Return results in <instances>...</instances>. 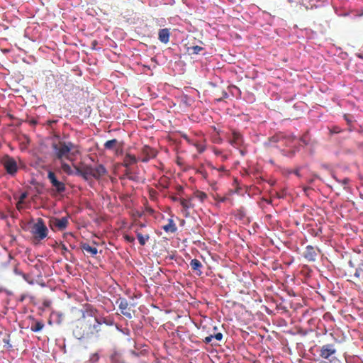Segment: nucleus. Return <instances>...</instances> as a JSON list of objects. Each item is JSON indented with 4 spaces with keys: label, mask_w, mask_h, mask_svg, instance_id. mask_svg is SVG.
Here are the masks:
<instances>
[{
    "label": "nucleus",
    "mask_w": 363,
    "mask_h": 363,
    "mask_svg": "<svg viewBox=\"0 0 363 363\" xmlns=\"http://www.w3.org/2000/svg\"><path fill=\"white\" fill-rule=\"evenodd\" d=\"M48 179L57 193H62L66 190L65 184L57 180V177L53 172H48Z\"/></svg>",
    "instance_id": "nucleus-7"
},
{
    "label": "nucleus",
    "mask_w": 363,
    "mask_h": 363,
    "mask_svg": "<svg viewBox=\"0 0 363 363\" xmlns=\"http://www.w3.org/2000/svg\"><path fill=\"white\" fill-rule=\"evenodd\" d=\"M3 164L9 174L13 175L17 172V163L13 157L6 155L3 160Z\"/></svg>",
    "instance_id": "nucleus-8"
},
{
    "label": "nucleus",
    "mask_w": 363,
    "mask_h": 363,
    "mask_svg": "<svg viewBox=\"0 0 363 363\" xmlns=\"http://www.w3.org/2000/svg\"><path fill=\"white\" fill-rule=\"evenodd\" d=\"M194 196L201 201H203L207 198V194L203 191H196L194 192Z\"/></svg>",
    "instance_id": "nucleus-26"
},
{
    "label": "nucleus",
    "mask_w": 363,
    "mask_h": 363,
    "mask_svg": "<svg viewBox=\"0 0 363 363\" xmlns=\"http://www.w3.org/2000/svg\"><path fill=\"white\" fill-rule=\"evenodd\" d=\"M135 233L139 243L142 246H144L146 244V242L150 239L149 235L147 234L144 235L138 230L135 231Z\"/></svg>",
    "instance_id": "nucleus-21"
},
{
    "label": "nucleus",
    "mask_w": 363,
    "mask_h": 363,
    "mask_svg": "<svg viewBox=\"0 0 363 363\" xmlns=\"http://www.w3.org/2000/svg\"><path fill=\"white\" fill-rule=\"evenodd\" d=\"M162 229L166 233H174L177 231V228L176 224L174 223L173 219L169 218V219H168V223L163 225Z\"/></svg>",
    "instance_id": "nucleus-18"
},
{
    "label": "nucleus",
    "mask_w": 363,
    "mask_h": 363,
    "mask_svg": "<svg viewBox=\"0 0 363 363\" xmlns=\"http://www.w3.org/2000/svg\"><path fill=\"white\" fill-rule=\"evenodd\" d=\"M123 238L125 240H126L128 242L133 243L135 241L134 237L129 235L128 234H125L123 235Z\"/></svg>",
    "instance_id": "nucleus-30"
},
{
    "label": "nucleus",
    "mask_w": 363,
    "mask_h": 363,
    "mask_svg": "<svg viewBox=\"0 0 363 363\" xmlns=\"http://www.w3.org/2000/svg\"><path fill=\"white\" fill-rule=\"evenodd\" d=\"M303 257L308 262H314L317 257V252L314 247L308 245L303 253Z\"/></svg>",
    "instance_id": "nucleus-13"
},
{
    "label": "nucleus",
    "mask_w": 363,
    "mask_h": 363,
    "mask_svg": "<svg viewBox=\"0 0 363 363\" xmlns=\"http://www.w3.org/2000/svg\"><path fill=\"white\" fill-rule=\"evenodd\" d=\"M23 203H20V201H18V202L16 203V208L18 211H21L23 208Z\"/></svg>",
    "instance_id": "nucleus-37"
},
{
    "label": "nucleus",
    "mask_w": 363,
    "mask_h": 363,
    "mask_svg": "<svg viewBox=\"0 0 363 363\" xmlns=\"http://www.w3.org/2000/svg\"><path fill=\"white\" fill-rule=\"evenodd\" d=\"M74 147L72 142L59 141L52 144L54 159L60 161L62 171L68 175H72L73 170L65 160L74 161V154L72 152Z\"/></svg>",
    "instance_id": "nucleus-1"
},
{
    "label": "nucleus",
    "mask_w": 363,
    "mask_h": 363,
    "mask_svg": "<svg viewBox=\"0 0 363 363\" xmlns=\"http://www.w3.org/2000/svg\"><path fill=\"white\" fill-rule=\"evenodd\" d=\"M213 338L218 341H220L223 339V334L221 333H217L213 335Z\"/></svg>",
    "instance_id": "nucleus-34"
},
{
    "label": "nucleus",
    "mask_w": 363,
    "mask_h": 363,
    "mask_svg": "<svg viewBox=\"0 0 363 363\" xmlns=\"http://www.w3.org/2000/svg\"><path fill=\"white\" fill-rule=\"evenodd\" d=\"M28 194L27 192L22 193L18 199V201H20V203H24V200L27 198Z\"/></svg>",
    "instance_id": "nucleus-31"
},
{
    "label": "nucleus",
    "mask_w": 363,
    "mask_h": 363,
    "mask_svg": "<svg viewBox=\"0 0 363 363\" xmlns=\"http://www.w3.org/2000/svg\"><path fill=\"white\" fill-rule=\"evenodd\" d=\"M62 255L66 257V253L69 252L67 247H66L65 245L64 244H62Z\"/></svg>",
    "instance_id": "nucleus-33"
},
{
    "label": "nucleus",
    "mask_w": 363,
    "mask_h": 363,
    "mask_svg": "<svg viewBox=\"0 0 363 363\" xmlns=\"http://www.w3.org/2000/svg\"><path fill=\"white\" fill-rule=\"evenodd\" d=\"M360 133H363V125L360 126V129L359 130Z\"/></svg>",
    "instance_id": "nucleus-46"
},
{
    "label": "nucleus",
    "mask_w": 363,
    "mask_h": 363,
    "mask_svg": "<svg viewBox=\"0 0 363 363\" xmlns=\"http://www.w3.org/2000/svg\"><path fill=\"white\" fill-rule=\"evenodd\" d=\"M125 174L126 175V177H128V179L130 180H135V178L131 175V171H130V167H125Z\"/></svg>",
    "instance_id": "nucleus-28"
},
{
    "label": "nucleus",
    "mask_w": 363,
    "mask_h": 363,
    "mask_svg": "<svg viewBox=\"0 0 363 363\" xmlns=\"http://www.w3.org/2000/svg\"><path fill=\"white\" fill-rule=\"evenodd\" d=\"M307 135H308V133H306V134H304L301 138V141L305 145H307L308 144V141L307 140Z\"/></svg>",
    "instance_id": "nucleus-32"
},
{
    "label": "nucleus",
    "mask_w": 363,
    "mask_h": 363,
    "mask_svg": "<svg viewBox=\"0 0 363 363\" xmlns=\"http://www.w3.org/2000/svg\"><path fill=\"white\" fill-rule=\"evenodd\" d=\"M137 158L130 154H126L123 159V165L125 167H129L130 165L137 163Z\"/></svg>",
    "instance_id": "nucleus-17"
},
{
    "label": "nucleus",
    "mask_w": 363,
    "mask_h": 363,
    "mask_svg": "<svg viewBox=\"0 0 363 363\" xmlns=\"http://www.w3.org/2000/svg\"><path fill=\"white\" fill-rule=\"evenodd\" d=\"M83 172L84 174V179L86 180H88L91 177L99 179L107 173L106 169L103 164H99L96 167L84 164Z\"/></svg>",
    "instance_id": "nucleus-3"
},
{
    "label": "nucleus",
    "mask_w": 363,
    "mask_h": 363,
    "mask_svg": "<svg viewBox=\"0 0 363 363\" xmlns=\"http://www.w3.org/2000/svg\"><path fill=\"white\" fill-rule=\"evenodd\" d=\"M213 339V335H210L204 338L203 342L206 344H208L212 341Z\"/></svg>",
    "instance_id": "nucleus-35"
},
{
    "label": "nucleus",
    "mask_w": 363,
    "mask_h": 363,
    "mask_svg": "<svg viewBox=\"0 0 363 363\" xmlns=\"http://www.w3.org/2000/svg\"><path fill=\"white\" fill-rule=\"evenodd\" d=\"M313 181H314L313 179H311L308 180V183L311 184V183L313 182Z\"/></svg>",
    "instance_id": "nucleus-49"
},
{
    "label": "nucleus",
    "mask_w": 363,
    "mask_h": 363,
    "mask_svg": "<svg viewBox=\"0 0 363 363\" xmlns=\"http://www.w3.org/2000/svg\"><path fill=\"white\" fill-rule=\"evenodd\" d=\"M14 271H15V273H16V274H19V275H21V276H22V274H23V273H22V272H18L17 269H15V270H14Z\"/></svg>",
    "instance_id": "nucleus-43"
},
{
    "label": "nucleus",
    "mask_w": 363,
    "mask_h": 363,
    "mask_svg": "<svg viewBox=\"0 0 363 363\" xmlns=\"http://www.w3.org/2000/svg\"><path fill=\"white\" fill-rule=\"evenodd\" d=\"M337 353V349L334 344H325L320 347L319 355L321 358L328 359L331 362L330 358L333 357Z\"/></svg>",
    "instance_id": "nucleus-5"
},
{
    "label": "nucleus",
    "mask_w": 363,
    "mask_h": 363,
    "mask_svg": "<svg viewBox=\"0 0 363 363\" xmlns=\"http://www.w3.org/2000/svg\"><path fill=\"white\" fill-rule=\"evenodd\" d=\"M203 49L204 48L203 47H201V46H199V45H195V46L189 47L188 48V51L189 52L190 54L197 55L201 51H202Z\"/></svg>",
    "instance_id": "nucleus-23"
},
{
    "label": "nucleus",
    "mask_w": 363,
    "mask_h": 363,
    "mask_svg": "<svg viewBox=\"0 0 363 363\" xmlns=\"http://www.w3.org/2000/svg\"><path fill=\"white\" fill-rule=\"evenodd\" d=\"M190 266L191 269L196 272V275L201 276L202 274L201 268L203 267V265L199 259H191V261L190 262Z\"/></svg>",
    "instance_id": "nucleus-16"
},
{
    "label": "nucleus",
    "mask_w": 363,
    "mask_h": 363,
    "mask_svg": "<svg viewBox=\"0 0 363 363\" xmlns=\"http://www.w3.org/2000/svg\"><path fill=\"white\" fill-rule=\"evenodd\" d=\"M81 248L83 251H85L86 252L91 255L92 256L96 255L98 252V250L96 247H91L88 243H82L81 245Z\"/></svg>",
    "instance_id": "nucleus-19"
},
{
    "label": "nucleus",
    "mask_w": 363,
    "mask_h": 363,
    "mask_svg": "<svg viewBox=\"0 0 363 363\" xmlns=\"http://www.w3.org/2000/svg\"><path fill=\"white\" fill-rule=\"evenodd\" d=\"M333 178L338 182L340 183L341 185L343 186V188L345 189H346L347 188V185L350 182V179L347 177L342 179H337L335 176H333Z\"/></svg>",
    "instance_id": "nucleus-25"
},
{
    "label": "nucleus",
    "mask_w": 363,
    "mask_h": 363,
    "mask_svg": "<svg viewBox=\"0 0 363 363\" xmlns=\"http://www.w3.org/2000/svg\"><path fill=\"white\" fill-rule=\"evenodd\" d=\"M132 354L136 357H138V354L134 351L132 352Z\"/></svg>",
    "instance_id": "nucleus-47"
},
{
    "label": "nucleus",
    "mask_w": 363,
    "mask_h": 363,
    "mask_svg": "<svg viewBox=\"0 0 363 363\" xmlns=\"http://www.w3.org/2000/svg\"><path fill=\"white\" fill-rule=\"evenodd\" d=\"M170 30L169 28H162L159 30L158 39L162 43L167 44L169 41Z\"/></svg>",
    "instance_id": "nucleus-15"
},
{
    "label": "nucleus",
    "mask_w": 363,
    "mask_h": 363,
    "mask_svg": "<svg viewBox=\"0 0 363 363\" xmlns=\"http://www.w3.org/2000/svg\"><path fill=\"white\" fill-rule=\"evenodd\" d=\"M115 151H116V154H118L119 152H121L122 151V147H121V144H120L118 146H117L116 148H115Z\"/></svg>",
    "instance_id": "nucleus-38"
},
{
    "label": "nucleus",
    "mask_w": 363,
    "mask_h": 363,
    "mask_svg": "<svg viewBox=\"0 0 363 363\" xmlns=\"http://www.w3.org/2000/svg\"><path fill=\"white\" fill-rule=\"evenodd\" d=\"M270 140L273 141V142H277V137H272Z\"/></svg>",
    "instance_id": "nucleus-42"
},
{
    "label": "nucleus",
    "mask_w": 363,
    "mask_h": 363,
    "mask_svg": "<svg viewBox=\"0 0 363 363\" xmlns=\"http://www.w3.org/2000/svg\"><path fill=\"white\" fill-rule=\"evenodd\" d=\"M352 277V281L358 287L363 289V264H360L355 269Z\"/></svg>",
    "instance_id": "nucleus-10"
},
{
    "label": "nucleus",
    "mask_w": 363,
    "mask_h": 363,
    "mask_svg": "<svg viewBox=\"0 0 363 363\" xmlns=\"http://www.w3.org/2000/svg\"><path fill=\"white\" fill-rule=\"evenodd\" d=\"M22 277H23V279L28 281L30 284H33V280H29L28 279V274H22Z\"/></svg>",
    "instance_id": "nucleus-36"
},
{
    "label": "nucleus",
    "mask_w": 363,
    "mask_h": 363,
    "mask_svg": "<svg viewBox=\"0 0 363 363\" xmlns=\"http://www.w3.org/2000/svg\"><path fill=\"white\" fill-rule=\"evenodd\" d=\"M116 303L118 305L121 313L128 318H132V314L129 308L128 301L125 298H119L116 301Z\"/></svg>",
    "instance_id": "nucleus-11"
},
{
    "label": "nucleus",
    "mask_w": 363,
    "mask_h": 363,
    "mask_svg": "<svg viewBox=\"0 0 363 363\" xmlns=\"http://www.w3.org/2000/svg\"><path fill=\"white\" fill-rule=\"evenodd\" d=\"M150 193H151V194H152V193L155 194V190H153V189H152V190L150 191Z\"/></svg>",
    "instance_id": "nucleus-51"
},
{
    "label": "nucleus",
    "mask_w": 363,
    "mask_h": 363,
    "mask_svg": "<svg viewBox=\"0 0 363 363\" xmlns=\"http://www.w3.org/2000/svg\"><path fill=\"white\" fill-rule=\"evenodd\" d=\"M223 98H226V97H228V94H227L225 91H223Z\"/></svg>",
    "instance_id": "nucleus-44"
},
{
    "label": "nucleus",
    "mask_w": 363,
    "mask_h": 363,
    "mask_svg": "<svg viewBox=\"0 0 363 363\" xmlns=\"http://www.w3.org/2000/svg\"><path fill=\"white\" fill-rule=\"evenodd\" d=\"M82 315L81 320H91V318H99L97 317V310L90 304H85L82 311Z\"/></svg>",
    "instance_id": "nucleus-9"
},
{
    "label": "nucleus",
    "mask_w": 363,
    "mask_h": 363,
    "mask_svg": "<svg viewBox=\"0 0 363 363\" xmlns=\"http://www.w3.org/2000/svg\"><path fill=\"white\" fill-rule=\"evenodd\" d=\"M303 189L305 192H307V191L311 189V187H308V186H303Z\"/></svg>",
    "instance_id": "nucleus-41"
},
{
    "label": "nucleus",
    "mask_w": 363,
    "mask_h": 363,
    "mask_svg": "<svg viewBox=\"0 0 363 363\" xmlns=\"http://www.w3.org/2000/svg\"><path fill=\"white\" fill-rule=\"evenodd\" d=\"M141 153L143 157L141 158L143 162H148L151 158L156 157L157 152L155 150L148 145H144L141 149Z\"/></svg>",
    "instance_id": "nucleus-12"
},
{
    "label": "nucleus",
    "mask_w": 363,
    "mask_h": 363,
    "mask_svg": "<svg viewBox=\"0 0 363 363\" xmlns=\"http://www.w3.org/2000/svg\"><path fill=\"white\" fill-rule=\"evenodd\" d=\"M229 141L230 143L234 147H239L243 143V138L239 132L233 130L232 133V138H230Z\"/></svg>",
    "instance_id": "nucleus-14"
},
{
    "label": "nucleus",
    "mask_w": 363,
    "mask_h": 363,
    "mask_svg": "<svg viewBox=\"0 0 363 363\" xmlns=\"http://www.w3.org/2000/svg\"><path fill=\"white\" fill-rule=\"evenodd\" d=\"M331 131L334 133H340V130L338 127H334Z\"/></svg>",
    "instance_id": "nucleus-39"
},
{
    "label": "nucleus",
    "mask_w": 363,
    "mask_h": 363,
    "mask_svg": "<svg viewBox=\"0 0 363 363\" xmlns=\"http://www.w3.org/2000/svg\"><path fill=\"white\" fill-rule=\"evenodd\" d=\"M25 298H26V296H25V295H23V296H21V301H23V300L25 299Z\"/></svg>",
    "instance_id": "nucleus-50"
},
{
    "label": "nucleus",
    "mask_w": 363,
    "mask_h": 363,
    "mask_svg": "<svg viewBox=\"0 0 363 363\" xmlns=\"http://www.w3.org/2000/svg\"><path fill=\"white\" fill-rule=\"evenodd\" d=\"M33 323L30 326V330L33 332H39L44 328V323L43 321H37L35 320L33 318H32Z\"/></svg>",
    "instance_id": "nucleus-20"
},
{
    "label": "nucleus",
    "mask_w": 363,
    "mask_h": 363,
    "mask_svg": "<svg viewBox=\"0 0 363 363\" xmlns=\"http://www.w3.org/2000/svg\"><path fill=\"white\" fill-rule=\"evenodd\" d=\"M196 172H197L198 174H200L201 175V177H202L203 179H207V177H208V174H207L206 171L203 168H200V169H199L196 171Z\"/></svg>",
    "instance_id": "nucleus-29"
},
{
    "label": "nucleus",
    "mask_w": 363,
    "mask_h": 363,
    "mask_svg": "<svg viewBox=\"0 0 363 363\" xmlns=\"http://www.w3.org/2000/svg\"><path fill=\"white\" fill-rule=\"evenodd\" d=\"M75 169V172H73V174H75L77 175L81 176L84 179V165H82L81 167H77L76 165H73Z\"/></svg>",
    "instance_id": "nucleus-27"
},
{
    "label": "nucleus",
    "mask_w": 363,
    "mask_h": 363,
    "mask_svg": "<svg viewBox=\"0 0 363 363\" xmlns=\"http://www.w3.org/2000/svg\"><path fill=\"white\" fill-rule=\"evenodd\" d=\"M179 202L182 206L185 209H188L193 207V205L191 203L190 200H186L184 199H179Z\"/></svg>",
    "instance_id": "nucleus-24"
},
{
    "label": "nucleus",
    "mask_w": 363,
    "mask_h": 363,
    "mask_svg": "<svg viewBox=\"0 0 363 363\" xmlns=\"http://www.w3.org/2000/svg\"><path fill=\"white\" fill-rule=\"evenodd\" d=\"M121 143L116 139L108 140L104 144V147L107 150L115 149Z\"/></svg>",
    "instance_id": "nucleus-22"
},
{
    "label": "nucleus",
    "mask_w": 363,
    "mask_h": 363,
    "mask_svg": "<svg viewBox=\"0 0 363 363\" xmlns=\"http://www.w3.org/2000/svg\"><path fill=\"white\" fill-rule=\"evenodd\" d=\"M179 199H180V198L173 197V199H173L174 201H179Z\"/></svg>",
    "instance_id": "nucleus-48"
},
{
    "label": "nucleus",
    "mask_w": 363,
    "mask_h": 363,
    "mask_svg": "<svg viewBox=\"0 0 363 363\" xmlns=\"http://www.w3.org/2000/svg\"><path fill=\"white\" fill-rule=\"evenodd\" d=\"M294 173H295V174H296V176L300 177V173H299V171H298V170H296V171L294 172Z\"/></svg>",
    "instance_id": "nucleus-45"
},
{
    "label": "nucleus",
    "mask_w": 363,
    "mask_h": 363,
    "mask_svg": "<svg viewBox=\"0 0 363 363\" xmlns=\"http://www.w3.org/2000/svg\"><path fill=\"white\" fill-rule=\"evenodd\" d=\"M30 232L35 239L41 240L47 237L48 230L43 220L38 218L37 222L33 225Z\"/></svg>",
    "instance_id": "nucleus-4"
},
{
    "label": "nucleus",
    "mask_w": 363,
    "mask_h": 363,
    "mask_svg": "<svg viewBox=\"0 0 363 363\" xmlns=\"http://www.w3.org/2000/svg\"><path fill=\"white\" fill-rule=\"evenodd\" d=\"M103 323L108 325L105 318L80 320L73 330L74 337L79 340L97 335L102 330Z\"/></svg>",
    "instance_id": "nucleus-2"
},
{
    "label": "nucleus",
    "mask_w": 363,
    "mask_h": 363,
    "mask_svg": "<svg viewBox=\"0 0 363 363\" xmlns=\"http://www.w3.org/2000/svg\"><path fill=\"white\" fill-rule=\"evenodd\" d=\"M68 223L69 220L67 217L51 218L49 220V225L52 230H63L67 228Z\"/></svg>",
    "instance_id": "nucleus-6"
},
{
    "label": "nucleus",
    "mask_w": 363,
    "mask_h": 363,
    "mask_svg": "<svg viewBox=\"0 0 363 363\" xmlns=\"http://www.w3.org/2000/svg\"><path fill=\"white\" fill-rule=\"evenodd\" d=\"M295 138H296L295 136H294V135H291V136H289V140L290 142H292V141H294V140L295 139Z\"/></svg>",
    "instance_id": "nucleus-40"
}]
</instances>
